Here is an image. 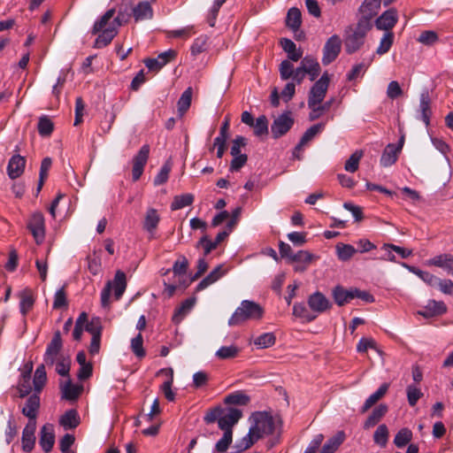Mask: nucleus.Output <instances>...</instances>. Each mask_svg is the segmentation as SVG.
I'll use <instances>...</instances> for the list:
<instances>
[{"instance_id": "f257e3e1", "label": "nucleus", "mask_w": 453, "mask_h": 453, "mask_svg": "<svg viewBox=\"0 0 453 453\" xmlns=\"http://www.w3.org/2000/svg\"><path fill=\"white\" fill-rule=\"evenodd\" d=\"M372 28L371 21L367 18H361L357 24L345 30L344 46L349 54L357 51L365 43L367 33Z\"/></svg>"}, {"instance_id": "f03ea898", "label": "nucleus", "mask_w": 453, "mask_h": 453, "mask_svg": "<svg viewBox=\"0 0 453 453\" xmlns=\"http://www.w3.org/2000/svg\"><path fill=\"white\" fill-rule=\"evenodd\" d=\"M263 313L264 310L258 303L244 300L229 319L228 325L234 326L249 319H259Z\"/></svg>"}, {"instance_id": "7ed1b4c3", "label": "nucleus", "mask_w": 453, "mask_h": 453, "mask_svg": "<svg viewBox=\"0 0 453 453\" xmlns=\"http://www.w3.org/2000/svg\"><path fill=\"white\" fill-rule=\"evenodd\" d=\"M252 425L250 427L251 434L261 439L274 431V420L272 415L265 411L255 412L251 416Z\"/></svg>"}, {"instance_id": "20e7f679", "label": "nucleus", "mask_w": 453, "mask_h": 453, "mask_svg": "<svg viewBox=\"0 0 453 453\" xmlns=\"http://www.w3.org/2000/svg\"><path fill=\"white\" fill-rule=\"evenodd\" d=\"M124 21V18L121 17L119 12L118 16L111 20L107 28H104L98 33L99 35L94 42V48L101 49L110 44L113 38L117 35L118 28L122 25Z\"/></svg>"}, {"instance_id": "39448f33", "label": "nucleus", "mask_w": 453, "mask_h": 453, "mask_svg": "<svg viewBox=\"0 0 453 453\" xmlns=\"http://www.w3.org/2000/svg\"><path fill=\"white\" fill-rule=\"evenodd\" d=\"M329 76L327 73H323L319 81H317L311 88L308 97V107H313L323 102L329 86Z\"/></svg>"}, {"instance_id": "423d86ee", "label": "nucleus", "mask_w": 453, "mask_h": 453, "mask_svg": "<svg viewBox=\"0 0 453 453\" xmlns=\"http://www.w3.org/2000/svg\"><path fill=\"white\" fill-rule=\"evenodd\" d=\"M150 155V146L144 144L132 159V179L137 181L143 173Z\"/></svg>"}, {"instance_id": "0eeeda50", "label": "nucleus", "mask_w": 453, "mask_h": 453, "mask_svg": "<svg viewBox=\"0 0 453 453\" xmlns=\"http://www.w3.org/2000/svg\"><path fill=\"white\" fill-rule=\"evenodd\" d=\"M342 49V41L336 35H332L323 48L322 64L327 65L336 59Z\"/></svg>"}, {"instance_id": "6e6552de", "label": "nucleus", "mask_w": 453, "mask_h": 453, "mask_svg": "<svg viewBox=\"0 0 453 453\" xmlns=\"http://www.w3.org/2000/svg\"><path fill=\"white\" fill-rule=\"evenodd\" d=\"M294 125V119L290 112H285L278 116L271 126L272 135L278 139L286 134Z\"/></svg>"}, {"instance_id": "1a4fd4ad", "label": "nucleus", "mask_w": 453, "mask_h": 453, "mask_svg": "<svg viewBox=\"0 0 453 453\" xmlns=\"http://www.w3.org/2000/svg\"><path fill=\"white\" fill-rule=\"evenodd\" d=\"M27 227L37 243L42 242L45 236L44 217L41 212H35L29 219Z\"/></svg>"}, {"instance_id": "9d476101", "label": "nucleus", "mask_w": 453, "mask_h": 453, "mask_svg": "<svg viewBox=\"0 0 453 453\" xmlns=\"http://www.w3.org/2000/svg\"><path fill=\"white\" fill-rule=\"evenodd\" d=\"M307 302L310 309L318 314L324 313L332 308L329 299L319 291L309 296Z\"/></svg>"}, {"instance_id": "9b49d317", "label": "nucleus", "mask_w": 453, "mask_h": 453, "mask_svg": "<svg viewBox=\"0 0 453 453\" xmlns=\"http://www.w3.org/2000/svg\"><path fill=\"white\" fill-rule=\"evenodd\" d=\"M62 349V339L60 332L57 331L50 342L48 344L43 360L46 365H52L57 360Z\"/></svg>"}, {"instance_id": "f8f14e48", "label": "nucleus", "mask_w": 453, "mask_h": 453, "mask_svg": "<svg viewBox=\"0 0 453 453\" xmlns=\"http://www.w3.org/2000/svg\"><path fill=\"white\" fill-rule=\"evenodd\" d=\"M398 20L397 11L391 8L384 12L375 21V26L379 30L391 32L390 30L395 26Z\"/></svg>"}, {"instance_id": "ddd939ff", "label": "nucleus", "mask_w": 453, "mask_h": 453, "mask_svg": "<svg viewBox=\"0 0 453 453\" xmlns=\"http://www.w3.org/2000/svg\"><path fill=\"white\" fill-rule=\"evenodd\" d=\"M242 413L237 409H229L225 414H220L218 426L224 432L232 431L233 426L242 418Z\"/></svg>"}, {"instance_id": "4468645a", "label": "nucleus", "mask_w": 453, "mask_h": 453, "mask_svg": "<svg viewBox=\"0 0 453 453\" xmlns=\"http://www.w3.org/2000/svg\"><path fill=\"white\" fill-rule=\"evenodd\" d=\"M176 51L169 50L160 53L156 58H149L144 61L146 67L150 71H158L168 62L174 59Z\"/></svg>"}, {"instance_id": "2eb2a0df", "label": "nucleus", "mask_w": 453, "mask_h": 453, "mask_svg": "<svg viewBox=\"0 0 453 453\" xmlns=\"http://www.w3.org/2000/svg\"><path fill=\"white\" fill-rule=\"evenodd\" d=\"M39 443L46 453H49L52 449L55 443V432L52 424H45L42 427Z\"/></svg>"}, {"instance_id": "dca6fc26", "label": "nucleus", "mask_w": 453, "mask_h": 453, "mask_svg": "<svg viewBox=\"0 0 453 453\" xmlns=\"http://www.w3.org/2000/svg\"><path fill=\"white\" fill-rule=\"evenodd\" d=\"M40 404L39 394L34 393L27 398L21 412L24 416L28 418V421H36Z\"/></svg>"}, {"instance_id": "f3484780", "label": "nucleus", "mask_w": 453, "mask_h": 453, "mask_svg": "<svg viewBox=\"0 0 453 453\" xmlns=\"http://www.w3.org/2000/svg\"><path fill=\"white\" fill-rule=\"evenodd\" d=\"M447 307L441 301L430 300L423 309L418 311V314L424 318H432L445 313Z\"/></svg>"}, {"instance_id": "a211bd4d", "label": "nucleus", "mask_w": 453, "mask_h": 453, "mask_svg": "<svg viewBox=\"0 0 453 453\" xmlns=\"http://www.w3.org/2000/svg\"><path fill=\"white\" fill-rule=\"evenodd\" d=\"M418 112L420 113L419 119L425 123L426 127H428L430 125L432 109L431 98L429 96V92L426 89L420 94Z\"/></svg>"}, {"instance_id": "6ab92c4d", "label": "nucleus", "mask_w": 453, "mask_h": 453, "mask_svg": "<svg viewBox=\"0 0 453 453\" xmlns=\"http://www.w3.org/2000/svg\"><path fill=\"white\" fill-rule=\"evenodd\" d=\"M402 146L403 139L400 141L399 146L393 143L388 144L381 155L380 165L384 167H388L395 164L397 160L398 153L400 152Z\"/></svg>"}, {"instance_id": "aec40b11", "label": "nucleus", "mask_w": 453, "mask_h": 453, "mask_svg": "<svg viewBox=\"0 0 453 453\" xmlns=\"http://www.w3.org/2000/svg\"><path fill=\"white\" fill-rule=\"evenodd\" d=\"M36 421H28L22 432V449L26 452L33 449L35 442Z\"/></svg>"}, {"instance_id": "412c9836", "label": "nucleus", "mask_w": 453, "mask_h": 453, "mask_svg": "<svg viewBox=\"0 0 453 453\" xmlns=\"http://www.w3.org/2000/svg\"><path fill=\"white\" fill-rule=\"evenodd\" d=\"M132 13L135 22L148 20L153 18V9L148 1L139 2L132 9Z\"/></svg>"}, {"instance_id": "4be33fe9", "label": "nucleus", "mask_w": 453, "mask_h": 453, "mask_svg": "<svg viewBox=\"0 0 453 453\" xmlns=\"http://www.w3.org/2000/svg\"><path fill=\"white\" fill-rule=\"evenodd\" d=\"M26 159L20 155H14L11 157L7 166L8 175L11 179L19 177L25 169Z\"/></svg>"}, {"instance_id": "5701e85b", "label": "nucleus", "mask_w": 453, "mask_h": 453, "mask_svg": "<svg viewBox=\"0 0 453 453\" xmlns=\"http://www.w3.org/2000/svg\"><path fill=\"white\" fill-rule=\"evenodd\" d=\"M427 265L442 268L449 274L453 276V255L451 254L435 256L427 261Z\"/></svg>"}, {"instance_id": "b1692460", "label": "nucleus", "mask_w": 453, "mask_h": 453, "mask_svg": "<svg viewBox=\"0 0 453 453\" xmlns=\"http://www.w3.org/2000/svg\"><path fill=\"white\" fill-rule=\"evenodd\" d=\"M160 221V216L157 211L154 208H149L146 211L142 226L145 231L150 233L151 235L154 234L156 229L157 228L158 223Z\"/></svg>"}, {"instance_id": "393cba45", "label": "nucleus", "mask_w": 453, "mask_h": 453, "mask_svg": "<svg viewBox=\"0 0 453 453\" xmlns=\"http://www.w3.org/2000/svg\"><path fill=\"white\" fill-rule=\"evenodd\" d=\"M332 296L337 305L343 306L354 299L353 288L347 289L342 286H336L332 290Z\"/></svg>"}, {"instance_id": "a878e982", "label": "nucleus", "mask_w": 453, "mask_h": 453, "mask_svg": "<svg viewBox=\"0 0 453 453\" xmlns=\"http://www.w3.org/2000/svg\"><path fill=\"white\" fill-rule=\"evenodd\" d=\"M225 273L226 271L223 269V265H219L203 280L200 281V283L196 286V291L205 289L218 280H219Z\"/></svg>"}, {"instance_id": "bb28decb", "label": "nucleus", "mask_w": 453, "mask_h": 453, "mask_svg": "<svg viewBox=\"0 0 453 453\" xmlns=\"http://www.w3.org/2000/svg\"><path fill=\"white\" fill-rule=\"evenodd\" d=\"M82 390V385L73 384L70 380L61 386L62 397L69 401L76 400L81 394Z\"/></svg>"}, {"instance_id": "cd10ccee", "label": "nucleus", "mask_w": 453, "mask_h": 453, "mask_svg": "<svg viewBox=\"0 0 453 453\" xmlns=\"http://www.w3.org/2000/svg\"><path fill=\"white\" fill-rule=\"evenodd\" d=\"M59 424L64 429H73L80 425V416L76 410H69L65 411L59 418Z\"/></svg>"}, {"instance_id": "c85d7f7f", "label": "nucleus", "mask_w": 453, "mask_h": 453, "mask_svg": "<svg viewBox=\"0 0 453 453\" xmlns=\"http://www.w3.org/2000/svg\"><path fill=\"white\" fill-rule=\"evenodd\" d=\"M19 311L25 317L29 311L32 310L35 304V298L30 289L26 288L19 294Z\"/></svg>"}, {"instance_id": "c756f323", "label": "nucleus", "mask_w": 453, "mask_h": 453, "mask_svg": "<svg viewBox=\"0 0 453 453\" xmlns=\"http://www.w3.org/2000/svg\"><path fill=\"white\" fill-rule=\"evenodd\" d=\"M280 45L284 51L288 53V57L290 60L296 62L303 57V50L297 49L296 43L288 38H282L280 40Z\"/></svg>"}, {"instance_id": "7c9ffc66", "label": "nucleus", "mask_w": 453, "mask_h": 453, "mask_svg": "<svg viewBox=\"0 0 453 453\" xmlns=\"http://www.w3.org/2000/svg\"><path fill=\"white\" fill-rule=\"evenodd\" d=\"M127 288L126 274L118 271L115 274L114 280L111 282V289L113 288L114 296L117 300L120 299Z\"/></svg>"}, {"instance_id": "2f4dec72", "label": "nucleus", "mask_w": 453, "mask_h": 453, "mask_svg": "<svg viewBox=\"0 0 453 453\" xmlns=\"http://www.w3.org/2000/svg\"><path fill=\"white\" fill-rule=\"evenodd\" d=\"M196 303V298H188L184 300L181 304L175 310L173 321L175 324L180 323L185 316L192 310Z\"/></svg>"}, {"instance_id": "473e14b6", "label": "nucleus", "mask_w": 453, "mask_h": 453, "mask_svg": "<svg viewBox=\"0 0 453 453\" xmlns=\"http://www.w3.org/2000/svg\"><path fill=\"white\" fill-rule=\"evenodd\" d=\"M168 372L169 380H166L160 387L161 391L164 393L165 398L173 402L175 398V395L172 390V386L173 383V370L172 368H162L160 369L157 374Z\"/></svg>"}, {"instance_id": "72a5a7b5", "label": "nucleus", "mask_w": 453, "mask_h": 453, "mask_svg": "<svg viewBox=\"0 0 453 453\" xmlns=\"http://www.w3.org/2000/svg\"><path fill=\"white\" fill-rule=\"evenodd\" d=\"M325 127V124L319 123L311 126L303 134L299 143L296 146V150H301L304 145L311 141L319 133H320Z\"/></svg>"}, {"instance_id": "f704fd0d", "label": "nucleus", "mask_w": 453, "mask_h": 453, "mask_svg": "<svg viewBox=\"0 0 453 453\" xmlns=\"http://www.w3.org/2000/svg\"><path fill=\"white\" fill-rule=\"evenodd\" d=\"M27 371L24 372L21 376L20 380L18 384V390L19 393V397H25L28 395L32 390L31 385H30V379H31V372L33 369V365L29 364L27 365Z\"/></svg>"}, {"instance_id": "c9c22d12", "label": "nucleus", "mask_w": 453, "mask_h": 453, "mask_svg": "<svg viewBox=\"0 0 453 453\" xmlns=\"http://www.w3.org/2000/svg\"><path fill=\"white\" fill-rule=\"evenodd\" d=\"M388 389V384L383 383L380 387L372 394L365 402L361 412H366L372 406H373L380 399H381Z\"/></svg>"}, {"instance_id": "e433bc0d", "label": "nucleus", "mask_w": 453, "mask_h": 453, "mask_svg": "<svg viewBox=\"0 0 453 453\" xmlns=\"http://www.w3.org/2000/svg\"><path fill=\"white\" fill-rule=\"evenodd\" d=\"M343 431L337 432L323 446L319 453H334L345 440Z\"/></svg>"}, {"instance_id": "4c0bfd02", "label": "nucleus", "mask_w": 453, "mask_h": 453, "mask_svg": "<svg viewBox=\"0 0 453 453\" xmlns=\"http://www.w3.org/2000/svg\"><path fill=\"white\" fill-rule=\"evenodd\" d=\"M387 411L388 406L386 404H380L377 406L365 420L364 427L365 429H369L377 425L382 417L387 413Z\"/></svg>"}, {"instance_id": "58836bf2", "label": "nucleus", "mask_w": 453, "mask_h": 453, "mask_svg": "<svg viewBox=\"0 0 453 453\" xmlns=\"http://www.w3.org/2000/svg\"><path fill=\"white\" fill-rule=\"evenodd\" d=\"M47 381V373L44 364L37 366L33 380L35 393L40 394Z\"/></svg>"}, {"instance_id": "ea45409f", "label": "nucleus", "mask_w": 453, "mask_h": 453, "mask_svg": "<svg viewBox=\"0 0 453 453\" xmlns=\"http://www.w3.org/2000/svg\"><path fill=\"white\" fill-rule=\"evenodd\" d=\"M259 439L257 438V436L254 434V433L251 434L250 429L249 430V433L239 441L235 443V445L233 447L232 451L230 453H240L242 452L249 448H250Z\"/></svg>"}, {"instance_id": "a19ab883", "label": "nucleus", "mask_w": 453, "mask_h": 453, "mask_svg": "<svg viewBox=\"0 0 453 453\" xmlns=\"http://www.w3.org/2000/svg\"><path fill=\"white\" fill-rule=\"evenodd\" d=\"M380 1L381 0H365L359 8L360 12L364 14L363 18H367L370 20L376 15L380 7Z\"/></svg>"}, {"instance_id": "79ce46f5", "label": "nucleus", "mask_w": 453, "mask_h": 453, "mask_svg": "<svg viewBox=\"0 0 453 453\" xmlns=\"http://www.w3.org/2000/svg\"><path fill=\"white\" fill-rule=\"evenodd\" d=\"M293 315L305 322H311L317 315L312 314L303 303H296L293 306Z\"/></svg>"}, {"instance_id": "37998d69", "label": "nucleus", "mask_w": 453, "mask_h": 453, "mask_svg": "<svg viewBox=\"0 0 453 453\" xmlns=\"http://www.w3.org/2000/svg\"><path fill=\"white\" fill-rule=\"evenodd\" d=\"M303 59V65L307 67V74L312 81L319 75L320 65L317 59L311 56H306Z\"/></svg>"}, {"instance_id": "c03bdc74", "label": "nucleus", "mask_w": 453, "mask_h": 453, "mask_svg": "<svg viewBox=\"0 0 453 453\" xmlns=\"http://www.w3.org/2000/svg\"><path fill=\"white\" fill-rule=\"evenodd\" d=\"M287 26L294 31H297L302 23V14L299 9L291 8L288 12Z\"/></svg>"}, {"instance_id": "a18cd8bd", "label": "nucleus", "mask_w": 453, "mask_h": 453, "mask_svg": "<svg viewBox=\"0 0 453 453\" xmlns=\"http://www.w3.org/2000/svg\"><path fill=\"white\" fill-rule=\"evenodd\" d=\"M115 14V9L108 10L98 20H96L93 26L92 33L94 35L98 34L101 30L107 28L109 24L111 22Z\"/></svg>"}, {"instance_id": "49530a36", "label": "nucleus", "mask_w": 453, "mask_h": 453, "mask_svg": "<svg viewBox=\"0 0 453 453\" xmlns=\"http://www.w3.org/2000/svg\"><path fill=\"white\" fill-rule=\"evenodd\" d=\"M194 202V196L187 193L173 197V201L171 203V209L173 211L182 209L186 206L192 204Z\"/></svg>"}, {"instance_id": "de8ad7c7", "label": "nucleus", "mask_w": 453, "mask_h": 453, "mask_svg": "<svg viewBox=\"0 0 453 453\" xmlns=\"http://www.w3.org/2000/svg\"><path fill=\"white\" fill-rule=\"evenodd\" d=\"M191 99H192V88H188L180 96L177 106H178V112L180 116H183L185 112L188 110L191 104Z\"/></svg>"}, {"instance_id": "09e8293b", "label": "nucleus", "mask_w": 453, "mask_h": 453, "mask_svg": "<svg viewBox=\"0 0 453 453\" xmlns=\"http://www.w3.org/2000/svg\"><path fill=\"white\" fill-rule=\"evenodd\" d=\"M172 166L173 164L170 159L165 161L158 173L154 178L153 183L155 186H160L168 180Z\"/></svg>"}, {"instance_id": "8fccbe9b", "label": "nucleus", "mask_w": 453, "mask_h": 453, "mask_svg": "<svg viewBox=\"0 0 453 453\" xmlns=\"http://www.w3.org/2000/svg\"><path fill=\"white\" fill-rule=\"evenodd\" d=\"M37 129L41 136H49L54 129V124L48 116L43 115L39 118Z\"/></svg>"}, {"instance_id": "3c124183", "label": "nucleus", "mask_w": 453, "mask_h": 453, "mask_svg": "<svg viewBox=\"0 0 453 453\" xmlns=\"http://www.w3.org/2000/svg\"><path fill=\"white\" fill-rule=\"evenodd\" d=\"M226 404L246 405L250 402V397L241 391L229 394L224 400Z\"/></svg>"}, {"instance_id": "603ef678", "label": "nucleus", "mask_w": 453, "mask_h": 453, "mask_svg": "<svg viewBox=\"0 0 453 453\" xmlns=\"http://www.w3.org/2000/svg\"><path fill=\"white\" fill-rule=\"evenodd\" d=\"M394 42V34L393 32H386L382 38L380 39V45L376 50V53L378 55H384L388 53L392 47Z\"/></svg>"}, {"instance_id": "864d4df0", "label": "nucleus", "mask_w": 453, "mask_h": 453, "mask_svg": "<svg viewBox=\"0 0 453 453\" xmlns=\"http://www.w3.org/2000/svg\"><path fill=\"white\" fill-rule=\"evenodd\" d=\"M412 439V432L409 428H402L395 434L394 443L397 448H403Z\"/></svg>"}, {"instance_id": "5fc2aeb1", "label": "nucleus", "mask_w": 453, "mask_h": 453, "mask_svg": "<svg viewBox=\"0 0 453 453\" xmlns=\"http://www.w3.org/2000/svg\"><path fill=\"white\" fill-rule=\"evenodd\" d=\"M364 155L363 150H356L345 162L344 169L349 173H355L358 169L359 161Z\"/></svg>"}, {"instance_id": "6e6d98bb", "label": "nucleus", "mask_w": 453, "mask_h": 453, "mask_svg": "<svg viewBox=\"0 0 453 453\" xmlns=\"http://www.w3.org/2000/svg\"><path fill=\"white\" fill-rule=\"evenodd\" d=\"M336 251L339 259L347 261L353 257L357 252L356 249L349 244L338 243L336 245Z\"/></svg>"}, {"instance_id": "4d7b16f0", "label": "nucleus", "mask_w": 453, "mask_h": 453, "mask_svg": "<svg viewBox=\"0 0 453 453\" xmlns=\"http://www.w3.org/2000/svg\"><path fill=\"white\" fill-rule=\"evenodd\" d=\"M388 440V429L384 424L380 425L373 434V441L376 444L385 447Z\"/></svg>"}, {"instance_id": "13d9d810", "label": "nucleus", "mask_w": 453, "mask_h": 453, "mask_svg": "<svg viewBox=\"0 0 453 453\" xmlns=\"http://www.w3.org/2000/svg\"><path fill=\"white\" fill-rule=\"evenodd\" d=\"M276 338L273 333H265L254 340V344L260 349H266L275 343Z\"/></svg>"}, {"instance_id": "bf43d9fd", "label": "nucleus", "mask_w": 453, "mask_h": 453, "mask_svg": "<svg viewBox=\"0 0 453 453\" xmlns=\"http://www.w3.org/2000/svg\"><path fill=\"white\" fill-rule=\"evenodd\" d=\"M207 42L208 36L207 35H200L197 37L193 44L191 45L190 50L191 54L196 57L207 50Z\"/></svg>"}, {"instance_id": "052dcab7", "label": "nucleus", "mask_w": 453, "mask_h": 453, "mask_svg": "<svg viewBox=\"0 0 453 453\" xmlns=\"http://www.w3.org/2000/svg\"><path fill=\"white\" fill-rule=\"evenodd\" d=\"M333 100L327 101L323 104H315L313 107H309L311 112L309 115L310 120H315L322 116V114L328 111L332 105Z\"/></svg>"}, {"instance_id": "680f3d73", "label": "nucleus", "mask_w": 453, "mask_h": 453, "mask_svg": "<svg viewBox=\"0 0 453 453\" xmlns=\"http://www.w3.org/2000/svg\"><path fill=\"white\" fill-rule=\"evenodd\" d=\"M239 353V349L235 345L223 346L216 352V357L219 359H230L235 357Z\"/></svg>"}, {"instance_id": "e2e57ef3", "label": "nucleus", "mask_w": 453, "mask_h": 453, "mask_svg": "<svg viewBox=\"0 0 453 453\" xmlns=\"http://www.w3.org/2000/svg\"><path fill=\"white\" fill-rule=\"evenodd\" d=\"M254 128V134L260 136L268 133V120L265 115L259 116L252 126Z\"/></svg>"}, {"instance_id": "0e129e2a", "label": "nucleus", "mask_w": 453, "mask_h": 453, "mask_svg": "<svg viewBox=\"0 0 453 453\" xmlns=\"http://www.w3.org/2000/svg\"><path fill=\"white\" fill-rule=\"evenodd\" d=\"M56 372L61 376H67L70 371L71 360L69 357L60 356L55 361Z\"/></svg>"}, {"instance_id": "69168bd1", "label": "nucleus", "mask_w": 453, "mask_h": 453, "mask_svg": "<svg viewBox=\"0 0 453 453\" xmlns=\"http://www.w3.org/2000/svg\"><path fill=\"white\" fill-rule=\"evenodd\" d=\"M131 349L137 357L142 358L145 356L143 340L141 334H138L134 338L132 339Z\"/></svg>"}, {"instance_id": "338daca9", "label": "nucleus", "mask_w": 453, "mask_h": 453, "mask_svg": "<svg viewBox=\"0 0 453 453\" xmlns=\"http://www.w3.org/2000/svg\"><path fill=\"white\" fill-rule=\"evenodd\" d=\"M408 403L411 406H415L418 401L423 395L419 388L414 385H409L406 389Z\"/></svg>"}, {"instance_id": "774afa93", "label": "nucleus", "mask_w": 453, "mask_h": 453, "mask_svg": "<svg viewBox=\"0 0 453 453\" xmlns=\"http://www.w3.org/2000/svg\"><path fill=\"white\" fill-rule=\"evenodd\" d=\"M233 441V431L224 432L222 438L216 443L218 452H226Z\"/></svg>"}]
</instances>
